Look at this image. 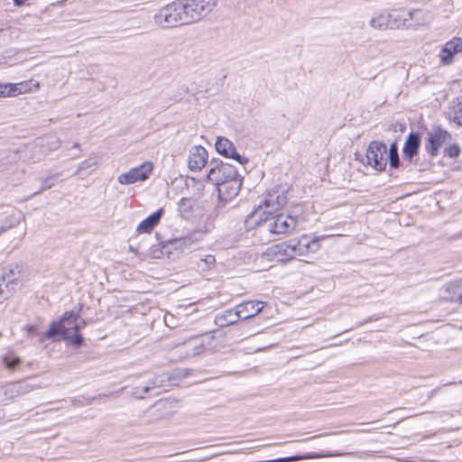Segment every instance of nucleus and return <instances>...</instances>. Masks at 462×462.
<instances>
[{"instance_id":"1","label":"nucleus","mask_w":462,"mask_h":462,"mask_svg":"<svg viewBox=\"0 0 462 462\" xmlns=\"http://www.w3.org/2000/svg\"><path fill=\"white\" fill-rule=\"evenodd\" d=\"M252 217H257L256 227L259 234H267V239L271 240L273 236L286 235L293 231L299 222L297 217L273 211L263 210V205H259Z\"/></svg>"},{"instance_id":"2","label":"nucleus","mask_w":462,"mask_h":462,"mask_svg":"<svg viewBox=\"0 0 462 462\" xmlns=\"http://www.w3.org/2000/svg\"><path fill=\"white\" fill-rule=\"evenodd\" d=\"M86 325L85 321L79 320V314L73 311L65 312L60 321L51 324L45 333V337L61 336L70 345L80 346L83 341L79 330Z\"/></svg>"},{"instance_id":"3","label":"nucleus","mask_w":462,"mask_h":462,"mask_svg":"<svg viewBox=\"0 0 462 462\" xmlns=\"http://www.w3.org/2000/svg\"><path fill=\"white\" fill-rule=\"evenodd\" d=\"M183 12L181 0L169 3L156 11L153 14V23L162 29L187 24Z\"/></svg>"},{"instance_id":"4","label":"nucleus","mask_w":462,"mask_h":462,"mask_svg":"<svg viewBox=\"0 0 462 462\" xmlns=\"http://www.w3.org/2000/svg\"><path fill=\"white\" fill-rule=\"evenodd\" d=\"M217 0H181L187 24L207 17L217 5Z\"/></svg>"},{"instance_id":"5","label":"nucleus","mask_w":462,"mask_h":462,"mask_svg":"<svg viewBox=\"0 0 462 462\" xmlns=\"http://www.w3.org/2000/svg\"><path fill=\"white\" fill-rule=\"evenodd\" d=\"M215 337L213 336L207 337H195L175 346L176 352L180 357L187 358L199 356L206 351L215 348L212 345Z\"/></svg>"},{"instance_id":"6","label":"nucleus","mask_w":462,"mask_h":462,"mask_svg":"<svg viewBox=\"0 0 462 462\" xmlns=\"http://www.w3.org/2000/svg\"><path fill=\"white\" fill-rule=\"evenodd\" d=\"M387 162L386 145L377 141L371 142L365 152V161H363V162L376 171H383Z\"/></svg>"},{"instance_id":"7","label":"nucleus","mask_w":462,"mask_h":462,"mask_svg":"<svg viewBox=\"0 0 462 462\" xmlns=\"http://www.w3.org/2000/svg\"><path fill=\"white\" fill-rule=\"evenodd\" d=\"M293 246L294 257H304L306 263H310L309 258L320 249V244L317 237L301 236L298 239H291Z\"/></svg>"},{"instance_id":"8","label":"nucleus","mask_w":462,"mask_h":462,"mask_svg":"<svg viewBox=\"0 0 462 462\" xmlns=\"http://www.w3.org/2000/svg\"><path fill=\"white\" fill-rule=\"evenodd\" d=\"M152 171L153 163L147 161L137 167L130 169L126 172L121 173L117 180L122 185H130L138 181H144L150 177Z\"/></svg>"},{"instance_id":"9","label":"nucleus","mask_w":462,"mask_h":462,"mask_svg":"<svg viewBox=\"0 0 462 462\" xmlns=\"http://www.w3.org/2000/svg\"><path fill=\"white\" fill-rule=\"evenodd\" d=\"M290 194V187L287 184H281L273 188L265 197L263 207L269 211H275L284 206Z\"/></svg>"},{"instance_id":"10","label":"nucleus","mask_w":462,"mask_h":462,"mask_svg":"<svg viewBox=\"0 0 462 462\" xmlns=\"http://www.w3.org/2000/svg\"><path fill=\"white\" fill-rule=\"evenodd\" d=\"M237 174V171L234 166L221 162L220 164L210 168L207 174V180L218 188L223 183H226L232 178H235Z\"/></svg>"},{"instance_id":"11","label":"nucleus","mask_w":462,"mask_h":462,"mask_svg":"<svg viewBox=\"0 0 462 462\" xmlns=\"http://www.w3.org/2000/svg\"><path fill=\"white\" fill-rule=\"evenodd\" d=\"M451 140V134L439 127L434 128L428 134L425 149L431 156L438 154L439 149Z\"/></svg>"},{"instance_id":"12","label":"nucleus","mask_w":462,"mask_h":462,"mask_svg":"<svg viewBox=\"0 0 462 462\" xmlns=\"http://www.w3.org/2000/svg\"><path fill=\"white\" fill-rule=\"evenodd\" d=\"M460 52H462V37H454L443 45L439 58L443 65H450L454 62L456 54Z\"/></svg>"},{"instance_id":"13","label":"nucleus","mask_w":462,"mask_h":462,"mask_svg":"<svg viewBox=\"0 0 462 462\" xmlns=\"http://www.w3.org/2000/svg\"><path fill=\"white\" fill-rule=\"evenodd\" d=\"M215 146H216L217 152L219 154H221L226 158L233 159V160L236 161L237 162H239L240 164H245L248 162L247 158L241 156L236 152V149L234 143L226 137L218 136L217 138Z\"/></svg>"},{"instance_id":"14","label":"nucleus","mask_w":462,"mask_h":462,"mask_svg":"<svg viewBox=\"0 0 462 462\" xmlns=\"http://www.w3.org/2000/svg\"><path fill=\"white\" fill-rule=\"evenodd\" d=\"M208 154L201 145L192 146L188 154V167L191 171H199L207 164Z\"/></svg>"},{"instance_id":"15","label":"nucleus","mask_w":462,"mask_h":462,"mask_svg":"<svg viewBox=\"0 0 462 462\" xmlns=\"http://www.w3.org/2000/svg\"><path fill=\"white\" fill-rule=\"evenodd\" d=\"M266 254L277 262L285 263L294 258L291 240L273 245L267 248Z\"/></svg>"},{"instance_id":"16","label":"nucleus","mask_w":462,"mask_h":462,"mask_svg":"<svg viewBox=\"0 0 462 462\" xmlns=\"http://www.w3.org/2000/svg\"><path fill=\"white\" fill-rule=\"evenodd\" d=\"M263 302L260 300L245 301L235 307L236 313H231L234 319H247L259 314L263 308Z\"/></svg>"},{"instance_id":"17","label":"nucleus","mask_w":462,"mask_h":462,"mask_svg":"<svg viewBox=\"0 0 462 462\" xmlns=\"http://www.w3.org/2000/svg\"><path fill=\"white\" fill-rule=\"evenodd\" d=\"M242 186V179L237 174L227 182L217 188L218 197L222 201L227 202L238 195Z\"/></svg>"},{"instance_id":"18","label":"nucleus","mask_w":462,"mask_h":462,"mask_svg":"<svg viewBox=\"0 0 462 462\" xmlns=\"http://www.w3.org/2000/svg\"><path fill=\"white\" fill-rule=\"evenodd\" d=\"M34 387L27 383H11L3 387L2 393L5 396L3 401H11L15 397L32 392Z\"/></svg>"},{"instance_id":"19","label":"nucleus","mask_w":462,"mask_h":462,"mask_svg":"<svg viewBox=\"0 0 462 462\" xmlns=\"http://www.w3.org/2000/svg\"><path fill=\"white\" fill-rule=\"evenodd\" d=\"M393 30L403 27L412 18L413 11L393 9L388 12Z\"/></svg>"},{"instance_id":"20","label":"nucleus","mask_w":462,"mask_h":462,"mask_svg":"<svg viewBox=\"0 0 462 462\" xmlns=\"http://www.w3.org/2000/svg\"><path fill=\"white\" fill-rule=\"evenodd\" d=\"M369 26L377 31L393 30L388 12L374 13L369 19Z\"/></svg>"},{"instance_id":"21","label":"nucleus","mask_w":462,"mask_h":462,"mask_svg":"<svg viewBox=\"0 0 462 462\" xmlns=\"http://www.w3.org/2000/svg\"><path fill=\"white\" fill-rule=\"evenodd\" d=\"M163 214V208H159L157 211L150 215L147 218L143 219L137 226L136 232L138 234L151 233L153 228L159 224Z\"/></svg>"},{"instance_id":"22","label":"nucleus","mask_w":462,"mask_h":462,"mask_svg":"<svg viewBox=\"0 0 462 462\" xmlns=\"http://www.w3.org/2000/svg\"><path fill=\"white\" fill-rule=\"evenodd\" d=\"M441 297L447 300L462 302V282H450L441 289Z\"/></svg>"},{"instance_id":"23","label":"nucleus","mask_w":462,"mask_h":462,"mask_svg":"<svg viewBox=\"0 0 462 462\" xmlns=\"http://www.w3.org/2000/svg\"><path fill=\"white\" fill-rule=\"evenodd\" d=\"M419 147V135L416 134H410L404 143L403 153L411 160L415 154H417Z\"/></svg>"},{"instance_id":"24","label":"nucleus","mask_w":462,"mask_h":462,"mask_svg":"<svg viewBox=\"0 0 462 462\" xmlns=\"http://www.w3.org/2000/svg\"><path fill=\"white\" fill-rule=\"evenodd\" d=\"M14 84L16 97L36 92L40 88V83L33 79L21 81Z\"/></svg>"},{"instance_id":"25","label":"nucleus","mask_w":462,"mask_h":462,"mask_svg":"<svg viewBox=\"0 0 462 462\" xmlns=\"http://www.w3.org/2000/svg\"><path fill=\"white\" fill-rule=\"evenodd\" d=\"M203 233L199 231L193 232L189 236L180 238L176 241L179 248L190 251L194 245L202 239Z\"/></svg>"},{"instance_id":"26","label":"nucleus","mask_w":462,"mask_h":462,"mask_svg":"<svg viewBox=\"0 0 462 462\" xmlns=\"http://www.w3.org/2000/svg\"><path fill=\"white\" fill-rule=\"evenodd\" d=\"M231 313H236V310H228L222 315L217 316L216 318L217 324L219 326L235 324L239 319H234V316L231 315Z\"/></svg>"},{"instance_id":"27","label":"nucleus","mask_w":462,"mask_h":462,"mask_svg":"<svg viewBox=\"0 0 462 462\" xmlns=\"http://www.w3.org/2000/svg\"><path fill=\"white\" fill-rule=\"evenodd\" d=\"M193 207L194 201L187 198L181 199L178 203V209L183 217H187V215L192 210Z\"/></svg>"},{"instance_id":"28","label":"nucleus","mask_w":462,"mask_h":462,"mask_svg":"<svg viewBox=\"0 0 462 462\" xmlns=\"http://www.w3.org/2000/svg\"><path fill=\"white\" fill-rule=\"evenodd\" d=\"M14 83H0V97H16Z\"/></svg>"},{"instance_id":"29","label":"nucleus","mask_w":462,"mask_h":462,"mask_svg":"<svg viewBox=\"0 0 462 462\" xmlns=\"http://www.w3.org/2000/svg\"><path fill=\"white\" fill-rule=\"evenodd\" d=\"M388 160L390 161V164L392 167L396 168L399 163V156L397 152V147L395 143H393L389 149L387 150Z\"/></svg>"},{"instance_id":"30","label":"nucleus","mask_w":462,"mask_h":462,"mask_svg":"<svg viewBox=\"0 0 462 462\" xmlns=\"http://www.w3.org/2000/svg\"><path fill=\"white\" fill-rule=\"evenodd\" d=\"M97 167V162L92 160V159H88V160H85L83 162H81L79 166H78V171H95Z\"/></svg>"},{"instance_id":"31","label":"nucleus","mask_w":462,"mask_h":462,"mask_svg":"<svg viewBox=\"0 0 462 462\" xmlns=\"http://www.w3.org/2000/svg\"><path fill=\"white\" fill-rule=\"evenodd\" d=\"M451 116L455 123L462 125V103H457L453 106Z\"/></svg>"},{"instance_id":"32","label":"nucleus","mask_w":462,"mask_h":462,"mask_svg":"<svg viewBox=\"0 0 462 462\" xmlns=\"http://www.w3.org/2000/svg\"><path fill=\"white\" fill-rule=\"evenodd\" d=\"M3 362L5 365V367L10 370L14 371L16 366L20 364V358L14 357V356H5L3 357Z\"/></svg>"},{"instance_id":"33","label":"nucleus","mask_w":462,"mask_h":462,"mask_svg":"<svg viewBox=\"0 0 462 462\" xmlns=\"http://www.w3.org/2000/svg\"><path fill=\"white\" fill-rule=\"evenodd\" d=\"M445 154L450 158H456L460 153V147L457 143H453L449 146H448L445 151Z\"/></svg>"},{"instance_id":"34","label":"nucleus","mask_w":462,"mask_h":462,"mask_svg":"<svg viewBox=\"0 0 462 462\" xmlns=\"http://www.w3.org/2000/svg\"><path fill=\"white\" fill-rule=\"evenodd\" d=\"M201 261L205 263L208 269H211L216 263L215 256L212 254L206 255L204 258L201 259Z\"/></svg>"},{"instance_id":"35","label":"nucleus","mask_w":462,"mask_h":462,"mask_svg":"<svg viewBox=\"0 0 462 462\" xmlns=\"http://www.w3.org/2000/svg\"><path fill=\"white\" fill-rule=\"evenodd\" d=\"M151 389V386H145L143 388L142 390V393H139L137 392H134V394L136 396V397H139V398H143V394L147 393L149 392V390Z\"/></svg>"},{"instance_id":"36","label":"nucleus","mask_w":462,"mask_h":462,"mask_svg":"<svg viewBox=\"0 0 462 462\" xmlns=\"http://www.w3.org/2000/svg\"><path fill=\"white\" fill-rule=\"evenodd\" d=\"M169 403V402L167 401H160L156 406L159 407V408H166L167 404Z\"/></svg>"},{"instance_id":"37","label":"nucleus","mask_w":462,"mask_h":462,"mask_svg":"<svg viewBox=\"0 0 462 462\" xmlns=\"http://www.w3.org/2000/svg\"><path fill=\"white\" fill-rule=\"evenodd\" d=\"M20 273V269L18 266H15L14 269H10V273L12 275H15L16 273Z\"/></svg>"},{"instance_id":"38","label":"nucleus","mask_w":462,"mask_h":462,"mask_svg":"<svg viewBox=\"0 0 462 462\" xmlns=\"http://www.w3.org/2000/svg\"><path fill=\"white\" fill-rule=\"evenodd\" d=\"M10 227V226H5V225H1L0 224V235L4 232H5L8 228Z\"/></svg>"},{"instance_id":"39","label":"nucleus","mask_w":462,"mask_h":462,"mask_svg":"<svg viewBox=\"0 0 462 462\" xmlns=\"http://www.w3.org/2000/svg\"><path fill=\"white\" fill-rule=\"evenodd\" d=\"M27 0H14V5L17 6L22 5L23 3H25Z\"/></svg>"},{"instance_id":"40","label":"nucleus","mask_w":462,"mask_h":462,"mask_svg":"<svg viewBox=\"0 0 462 462\" xmlns=\"http://www.w3.org/2000/svg\"><path fill=\"white\" fill-rule=\"evenodd\" d=\"M25 329L27 330L28 333H31L34 330V327L27 326V327H25Z\"/></svg>"},{"instance_id":"41","label":"nucleus","mask_w":462,"mask_h":462,"mask_svg":"<svg viewBox=\"0 0 462 462\" xmlns=\"http://www.w3.org/2000/svg\"><path fill=\"white\" fill-rule=\"evenodd\" d=\"M165 323L169 326V324H168V317L167 316L165 317Z\"/></svg>"},{"instance_id":"42","label":"nucleus","mask_w":462,"mask_h":462,"mask_svg":"<svg viewBox=\"0 0 462 462\" xmlns=\"http://www.w3.org/2000/svg\"><path fill=\"white\" fill-rule=\"evenodd\" d=\"M74 147L79 148V143H76L74 144Z\"/></svg>"}]
</instances>
